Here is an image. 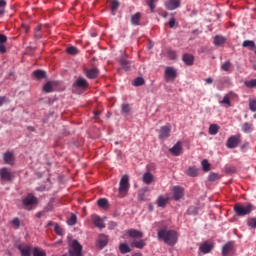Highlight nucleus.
Returning <instances> with one entry per match:
<instances>
[{
    "mask_svg": "<svg viewBox=\"0 0 256 256\" xmlns=\"http://www.w3.org/2000/svg\"><path fill=\"white\" fill-rule=\"evenodd\" d=\"M213 247V243L206 241L200 245L199 251H201L203 255H207L208 253H211V251H213Z\"/></svg>",
    "mask_w": 256,
    "mask_h": 256,
    "instance_id": "9d476101",
    "label": "nucleus"
},
{
    "mask_svg": "<svg viewBox=\"0 0 256 256\" xmlns=\"http://www.w3.org/2000/svg\"><path fill=\"white\" fill-rule=\"evenodd\" d=\"M205 83H207V85H211L213 84V78L209 77L205 79Z\"/></svg>",
    "mask_w": 256,
    "mask_h": 256,
    "instance_id": "e2e57ef3",
    "label": "nucleus"
},
{
    "mask_svg": "<svg viewBox=\"0 0 256 256\" xmlns=\"http://www.w3.org/2000/svg\"><path fill=\"white\" fill-rule=\"evenodd\" d=\"M12 225H14V227H16V229H19V227L21 225V221L19 220V218H14L12 220Z\"/></svg>",
    "mask_w": 256,
    "mask_h": 256,
    "instance_id": "6e6d98bb",
    "label": "nucleus"
},
{
    "mask_svg": "<svg viewBox=\"0 0 256 256\" xmlns=\"http://www.w3.org/2000/svg\"><path fill=\"white\" fill-rule=\"evenodd\" d=\"M117 9H119V1L112 0L111 1V11L115 12Z\"/></svg>",
    "mask_w": 256,
    "mask_h": 256,
    "instance_id": "de8ad7c7",
    "label": "nucleus"
},
{
    "mask_svg": "<svg viewBox=\"0 0 256 256\" xmlns=\"http://www.w3.org/2000/svg\"><path fill=\"white\" fill-rule=\"evenodd\" d=\"M158 0H146L148 7H150L151 13H155V7Z\"/></svg>",
    "mask_w": 256,
    "mask_h": 256,
    "instance_id": "a19ab883",
    "label": "nucleus"
},
{
    "mask_svg": "<svg viewBox=\"0 0 256 256\" xmlns=\"http://www.w3.org/2000/svg\"><path fill=\"white\" fill-rule=\"evenodd\" d=\"M7 43V37L4 34H0V45Z\"/></svg>",
    "mask_w": 256,
    "mask_h": 256,
    "instance_id": "4d7b16f0",
    "label": "nucleus"
},
{
    "mask_svg": "<svg viewBox=\"0 0 256 256\" xmlns=\"http://www.w3.org/2000/svg\"><path fill=\"white\" fill-rule=\"evenodd\" d=\"M171 135L169 126H162L159 131V139H167Z\"/></svg>",
    "mask_w": 256,
    "mask_h": 256,
    "instance_id": "2eb2a0df",
    "label": "nucleus"
},
{
    "mask_svg": "<svg viewBox=\"0 0 256 256\" xmlns=\"http://www.w3.org/2000/svg\"><path fill=\"white\" fill-rule=\"evenodd\" d=\"M3 160L6 165H13L15 163V156L13 155V152H5L3 155Z\"/></svg>",
    "mask_w": 256,
    "mask_h": 256,
    "instance_id": "dca6fc26",
    "label": "nucleus"
},
{
    "mask_svg": "<svg viewBox=\"0 0 256 256\" xmlns=\"http://www.w3.org/2000/svg\"><path fill=\"white\" fill-rule=\"evenodd\" d=\"M173 199L174 201H179V199L183 198L184 192H183V188L179 187V186H174L173 189Z\"/></svg>",
    "mask_w": 256,
    "mask_h": 256,
    "instance_id": "ddd939ff",
    "label": "nucleus"
},
{
    "mask_svg": "<svg viewBox=\"0 0 256 256\" xmlns=\"http://www.w3.org/2000/svg\"><path fill=\"white\" fill-rule=\"evenodd\" d=\"M242 131H243V133H251L253 131V124H251L249 122H245L242 125Z\"/></svg>",
    "mask_w": 256,
    "mask_h": 256,
    "instance_id": "473e14b6",
    "label": "nucleus"
},
{
    "mask_svg": "<svg viewBox=\"0 0 256 256\" xmlns=\"http://www.w3.org/2000/svg\"><path fill=\"white\" fill-rule=\"evenodd\" d=\"M98 207H101V209H109V201L106 198H100L97 201Z\"/></svg>",
    "mask_w": 256,
    "mask_h": 256,
    "instance_id": "393cba45",
    "label": "nucleus"
},
{
    "mask_svg": "<svg viewBox=\"0 0 256 256\" xmlns=\"http://www.w3.org/2000/svg\"><path fill=\"white\" fill-rule=\"evenodd\" d=\"M7 48H5V45L0 44V53H6Z\"/></svg>",
    "mask_w": 256,
    "mask_h": 256,
    "instance_id": "680f3d73",
    "label": "nucleus"
},
{
    "mask_svg": "<svg viewBox=\"0 0 256 256\" xmlns=\"http://www.w3.org/2000/svg\"><path fill=\"white\" fill-rule=\"evenodd\" d=\"M249 109H250V111L255 113V111H256V100L255 99L249 100Z\"/></svg>",
    "mask_w": 256,
    "mask_h": 256,
    "instance_id": "a18cd8bd",
    "label": "nucleus"
},
{
    "mask_svg": "<svg viewBox=\"0 0 256 256\" xmlns=\"http://www.w3.org/2000/svg\"><path fill=\"white\" fill-rule=\"evenodd\" d=\"M101 115V111L97 110L94 112V119H99V116Z\"/></svg>",
    "mask_w": 256,
    "mask_h": 256,
    "instance_id": "0e129e2a",
    "label": "nucleus"
},
{
    "mask_svg": "<svg viewBox=\"0 0 256 256\" xmlns=\"http://www.w3.org/2000/svg\"><path fill=\"white\" fill-rule=\"evenodd\" d=\"M68 55H78L79 49L75 46H70L66 49Z\"/></svg>",
    "mask_w": 256,
    "mask_h": 256,
    "instance_id": "4c0bfd02",
    "label": "nucleus"
},
{
    "mask_svg": "<svg viewBox=\"0 0 256 256\" xmlns=\"http://www.w3.org/2000/svg\"><path fill=\"white\" fill-rule=\"evenodd\" d=\"M169 197H163V196H159L158 199H157V203H158V207H162L164 208L167 203H169Z\"/></svg>",
    "mask_w": 256,
    "mask_h": 256,
    "instance_id": "c756f323",
    "label": "nucleus"
},
{
    "mask_svg": "<svg viewBox=\"0 0 256 256\" xmlns=\"http://www.w3.org/2000/svg\"><path fill=\"white\" fill-rule=\"evenodd\" d=\"M188 213H189V215H195V214H197V208H195V207H190V208L188 209Z\"/></svg>",
    "mask_w": 256,
    "mask_h": 256,
    "instance_id": "13d9d810",
    "label": "nucleus"
},
{
    "mask_svg": "<svg viewBox=\"0 0 256 256\" xmlns=\"http://www.w3.org/2000/svg\"><path fill=\"white\" fill-rule=\"evenodd\" d=\"M129 176L124 175L122 176L120 183H119V195L120 197H125V195H127V193H129Z\"/></svg>",
    "mask_w": 256,
    "mask_h": 256,
    "instance_id": "7ed1b4c3",
    "label": "nucleus"
},
{
    "mask_svg": "<svg viewBox=\"0 0 256 256\" xmlns=\"http://www.w3.org/2000/svg\"><path fill=\"white\" fill-rule=\"evenodd\" d=\"M242 47L251 49V51H253V49H255V41H252V40H245V41L242 43Z\"/></svg>",
    "mask_w": 256,
    "mask_h": 256,
    "instance_id": "72a5a7b5",
    "label": "nucleus"
},
{
    "mask_svg": "<svg viewBox=\"0 0 256 256\" xmlns=\"http://www.w3.org/2000/svg\"><path fill=\"white\" fill-rule=\"evenodd\" d=\"M120 65L124 71H130L131 70V62L126 60L125 58L120 59Z\"/></svg>",
    "mask_w": 256,
    "mask_h": 256,
    "instance_id": "c85d7f7f",
    "label": "nucleus"
},
{
    "mask_svg": "<svg viewBox=\"0 0 256 256\" xmlns=\"http://www.w3.org/2000/svg\"><path fill=\"white\" fill-rule=\"evenodd\" d=\"M146 243L145 240H137L134 239L132 242H130L131 247H135L136 249H143L145 247Z\"/></svg>",
    "mask_w": 256,
    "mask_h": 256,
    "instance_id": "4be33fe9",
    "label": "nucleus"
},
{
    "mask_svg": "<svg viewBox=\"0 0 256 256\" xmlns=\"http://www.w3.org/2000/svg\"><path fill=\"white\" fill-rule=\"evenodd\" d=\"M165 7L168 9V11H175V9H179V7H181V1L168 0L165 2Z\"/></svg>",
    "mask_w": 256,
    "mask_h": 256,
    "instance_id": "1a4fd4ad",
    "label": "nucleus"
},
{
    "mask_svg": "<svg viewBox=\"0 0 256 256\" xmlns=\"http://www.w3.org/2000/svg\"><path fill=\"white\" fill-rule=\"evenodd\" d=\"M126 233L131 239H143V232L137 229H128Z\"/></svg>",
    "mask_w": 256,
    "mask_h": 256,
    "instance_id": "f8f14e48",
    "label": "nucleus"
},
{
    "mask_svg": "<svg viewBox=\"0 0 256 256\" xmlns=\"http://www.w3.org/2000/svg\"><path fill=\"white\" fill-rule=\"evenodd\" d=\"M33 256H47V253L45 251L39 250L38 248H34Z\"/></svg>",
    "mask_w": 256,
    "mask_h": 256,
    "instance_id": "49530a36",
    "label": "nucleus"
},
{
    "mask_svg": "<svg viewBox=\"0 0 256 256\" xmlns=\"http://www.w3.org/2000/svg\"><path fill=\"white\" fill-rule=\"evenodd\" d=\"M139 21H141V13L137 12L136 14L132 15L131 23L137 27V25H139Z\"/></svg>",
    "mask_w": 256,
    "mask_h": 256,
    "instance_id": "2f4dec72",
    "label": "nucleus"
},
{
    "mask_svg": "<svg viewBox=\"0 0 256 256\" xmlns=\"http://www.w3.org/2000/svg\"><path fill=\"white\" fill-rule=\"evenodd\" d=\"M236 171H237V168L233 166L226 168V173H236Z\"/></svg>",
    "mask_w": 256,
    "mask_h": 256,
    "instance_id": "bf43d9fd",
    "label": "nucleus"
},
{
    "mask_svg": "<svg viewBox=\"0 0 256 256\" xmlns=\"http://www.w3.org/2000/svg\"><path fill=\"white\" fill-rule=\"evenodd\" d=\"M239 143H241V134L230 136L227 140L226 146L228 149H235L239 147Z\"/></svg>",
    "mask_w": 256,
    "mask_h": 256,
    "instance_id": "423d86ee",
    "label": "nucleus"
},
{
    "mask_svg": "<svg viewBox=\"0 0 256 256\" xmlns=\"http://www.w3.org/2000/svg\"><path fill=\"white\" fill-rule=\"evenodd\" d=\"M221 68L223 71H229V69L231 68V61H226Z\"/></svg>",
    "mask_w": 256,
    "mask_h": 256,
    "instance_id": "864d4df0",
    "label": "nucleus"
},
{
    "mask_svg": "<svg viewBox=\"0 0 256 256\" xmlns=\"http://www.w3.org/2000/svg\"><path fill=\"white\" fill-rule=\"evenodd\" d=\"M18 251H20L22 256H31L32 248L27 244H19L17 245Z\"/></svg>",
    "mask_w": 256,
    "mask_h": 256,
    "instance_id": "9b49d317",
    "label": "nucleus"
},
{
    "mask_svg": "<svg viewBox=\"0 0 256 256\" xmlns=\"http://www.w3.org/2000/svg\"><path fill=\"white\" fill-rule=\"evenodd\" d=\"M183 150V145L181 142H177L172 148L169 149L170 153L172 155H175L176 157H179L181 155V151Z\"/></svg>",
    "mask_w": 256,
    "mask_h": 256,
    "instance_id": "f3484780",
    "label": "nucleus"
},
{
    "mask_svg": "<svg viewBox=\"0 0 256 256\" xmlns=\"http://www.w3.org/2000/svg\"><path fill=\"white\" fill-rule=\"evenodd\" d=\"M33 76L35 77V79L41 80L45 79V77H47V74L43 70H35L33 72Z\"/></svg>",
    "mask_w": 256,
    "mask_h": 256,
    "instance_id": "7c9ffc66",
    "label": "nucleus"
},
{
    "mask_svg": "<svg viewBox=\"0 0 256 256\" xmlns=\"http://www.w3.org/2000/svg\"><path fill=\"white\" fill-rule=\"evenodd\" d=\"M154 179L153 174H151V172H146L144 173L142 180L146 185H151L152 181Z\"/></svg>",
    "mask_w": 256,
    "mask_h": 256,
    "instance_id": "b1692460",
    "label": "nucleus"
},
{
    "mask_svg": "<svg viewBox=\"0 0 256 256\" xmlns=\"http://www.w3.org/2000/svg\"><path fill=\"white\" fill-rule=\"evenodd\" d=\"M74 87H78V89H87V87H89V82H87V80L85 78L79 77L75 81Z\"/></svg>",
    "mask_w": 256,
    "mask_h": 256,
    "instance_id": "4468645a",
    "label": "nucleus"
},
{
    "mask_svg": "<svg viewBox=\"0 0 256 256\" xmlns=\"http://www.w3.org/2000/svg\"><path fill=\"white\" fill-rule=\"evenodd\" d=\"M37 203L38 199L32 193L27 194V196L22 199V204L25 209H28V211H31L30 207H33V205H37Z\"/></svg>",
    "mask_w": 256,
    "mask_h": 256,
    "instance_id": "39448f33",
    "label": "nucleus"
},
{
    "mask_svg": "<svg viewBox=\"0 0 256 256\" xmlns=\"http://www.w3.org/2000/svg\"><path fill=\"white\" fill-rule=\"evenodd\" d=\"M5 103V97H0V107Z\"/></svg>",
    "mask_w": 256,
    "mask_h": 256,
    "instance_id": "774afa93",
    "label": "nucleus"
},
{
    "mask_svg": "<svg viewBox=\"0 0 256 256\" xmlns=\"http://www.w3.org/2000/svg\"><path fill=\"white\" fill-rule=\"evenodd\" d=\"M186 175H188V177H197V175H199V169L195 167H189L186 170Z\"/></svg>",
    "mask_w": 256,
    "mask_h": 256,
    "instance_id": "cd10ccee",
    "label": "nucleus"
},
{
    "mask_svg": "<svg viewBox=\"0 0 256 256\" xmlns=\"http://www.w3.org/2000/svg\"><path fill=\"white\" fill-rule=\"evenodd\" d=\"M247 225L250 229H256V217H250L247 219Z\"/></svg>",
    "mask_w": 256,
    "mask_h": 256,
    "instance_id": "58836bf2",
    "label": "nucleus"
},
{
    "mask_svg": "<svg viewBox=\"0 0 256 256\" xmlns=\"http://www.w3.org/2000/svg\"><path fill=\"white\" fill-rule=\"evenodd\" d=\"M54 231L57 235H63V228L57 223L54 224Z\"/></svg>",
    "mask_w": 256,
    "mask_h": 256,
    "instance_id": "09e8293b",
    "label": "nucleus"
},
{
    "mask_svg": "<svg viewBox=\"0 0 256 256\" xmlns=\"http://www.w3.org/2000/svg\"><path fill=\"white\" fill-rule=\"evenodd\" d=\"M86 77L88 79H97L99 77V69L91 68L86 71Z\"/></svg>",
    "mask_w": 256,
    "mask_h": 256,
    "instance_id": "aec40b11",
    "label": "nucleus"
},
{
    "mask_svg": "<svg viewBox=\"0 0 256 256\" xmlns=\"http://www.w3.org/2000/svg\"><path fill=\"white\" fill-rule=\"evenodd\" d=\"M176 23H177V20L175 19V17H171L168 22L170 29H173V27H175Z\"/></svg>",
    "mask_w": 256,
    "mask_h": 256,
    "instance_id": "5fc2aeb1",
    "label": "nucleus"
},
{
    "mask_svg": "<svg viewBox=\"0 0 256 256\" xmlns=\"http://www.w3.org/2000/svg\"><path fill=\"white\" fill-rule=\"evenodd\" d=\"M219 179H221V176H219V174L217 173H210L208 176V180L210 181H219Z\"/></svg>",
    "mask_w": 256,
    "mask_h": 256,
    "instance_id": "37998d69",
    "label": "nucleus"
},
{
    "mask_svg": "<svg viewBox=\"0 0 256 256\" xmlns=\"http://www.w3.org/2000/svg\"><path fill=\"white\" fill-rule=\"evenodd\" d=\"M165 81H175L177 79V70L175 68L168 66L165 68L164 72Z\"/></svg>",
    "mask_w": 256,
    "mask_h": 256,
    "instance_id": "0eeeda50",
    "label": "nucleus"
},
{
    "mask_svg": "<svg viewBox=\"0 0 256 256\" xmlns=\"http://www.w3.org/2000/svg\"><path fill=\"white\" fill-rule=\"evenodd\" d=\"M219 133V125L211 124L209 127V134L210 135H217Z\"/></svg>",
    "mask_w": 256,
    "mask_h": 256,
    "instance_id": "c9c22d12",
    "label": "nucleus"
},
{
    "mask_svg": "<svg viewBox=\"0 0 256 256\" xmlns=\"http://www.w3.org/2000/svg\"><path fill=\"white\" fill-rule=\"evenodd\" d=\"M36 217H37L38 219H41V218L43 217V212H38V213L36 214Z\"/></svg>",
    "mask_w": 256,
    "mask_h": 256,
    "instance_id": "338daca9",
    "label": "nucleus"
},
{
    "mask_svg": "<svg viewBox=\"0 0 256 256\" xmlns=\"http://www.w3.org/2000/svg\"><path fill=\"white\" fill-rule=\"evenodd\" d=\"M231 251H233V243L228 242L222 248V255L229 256V253H231Z\"/></svg>",
    "mask_w": 256,
    "mask_h": 256,
    "instance_id": "5701e85b",
    "label": "nucleus"
},
{
    "mask_svg": "<svg viewBox=\"0 0 256 256\" xmlns=\"http://www.w3.org/2000/svg\"><path fill=\"white\" fill-rule=\"evenodd\" d=\"M92 219L95 227H98V229H105V222H103L101 217L94 215Z\"/></svg>",
    "mask_w": 256,
    "mask_h": 256,
    "instance_id": "412c9836",
    "label": "nucleus"
},
{
    "mask_svg": "<svg viewBox=\"0 0 256 256\" xmlns=\"http://www.w3.org/2000/svg\"><path fill=\"white\" fill-rule=\"evenodd\" d=\"M227 41V39H225V37L220 36V35H216L214 37V45H216V47H221V45H224V43Z\"/></svg>",
    "mask_w": 256,
    "mask_h": 256,
    "instance_id": "a878e982",
    "label": "nucleus"
},
{
    "mask_svg": "<svg viewBox=\"0 0 256 256\" xmlns=\"http://www.w3.org/2000/svg\"><path fill=\"white\" fill-rule=\"evenodd\" d=\"M245 85L249 88V89H253V87H256V79H252L250 81H246Z\"/></svg>",
    "mask_w": 256,
    "mask_h": 256,
    "instance_id": "8fccbe9b",
    "label": "nucleus"
},
{
    "mask_svg": "<svg viewBox=\"0 0 256 256\" xmlns=\"http://www.w3.org/2000/svg\"><path fill=\"white\" fill-rule=\"evenodd\" d=\"M132 85L134 87H141V85H145V79L142 77H137L133 80Z\"/></svg>",
    "mask_w": 256,
    "mask_h": 256,
    "instance_id": "f704fd0d",
    "label": "nucleus"
},
{
    "mask_svg": "<svg viewBox=\"0 0 256 256\" xmlns=\"http://www.w3.org/2000/svg\"><path fill=\"white\" fill-rule=\"evenodd\" d=\"M167 56L170 58L172 61L177 59V52L175 50H168L167 51Z\"/></svg>",
    "mask_w": 256,
    "mask_h": 256,
    "instance_id": "79ce46f5",
    "label": "nucleus"
},
{
    "mask_svg": "<svg viewBox=\"0 0 256 256\" xmlns=\"http://www.w3.org/2000/svg\"><path fill=\"white\" fill-rule=\"evenodd\" d=\"M182 61L187 65L188 67H191L195 63V57L192 54L186 53L182 56Z\"/></svg>",
    "mask_w": 256,
    "mask_h": 256,
    "instance_id": "a211bd4d",
    "label": "nucleus"
},
{
    "mask_svg": "<svg viewBox=\"0 0 256 256\" xmlns=\"http://www.w3.org/2000/svg\"><path fill=\"white\" fill-rule=\"evenodd\" d=\"M35 37L36 39H41L42 35L40 34V32H35Z\"/></svg>",
    "mask_w": 256,
    "mask_h": 256,
    "instance_id": "69168bd1",
    "label": "nucleus"
},
{
    "mask_svg": "<svg viewBox=\"0 0 256 256\" xmlns=\"http://www.w3.org/2000/svg\"><path fill=\"white\" fill-rule=\"evenodd\" d=\"M202 167L204 171H209L211 169V165L209 164V161L206 159L202 161Z\"/></svg>",
    "mask_w": 256,
    "mask_h": 256,
    "instance_id": "3c124183",
    "label": "nucleus"
},
{
    "mask_svg": "<svg viewBox=\"0 0 256 256\" xmlns=\"http://www.w3.org/2000/svg\"><path fill=\"white\" fill-rule=\"evenodd\" d=\"M220 105H225L226 107H231V100L229 99V95H225L223 99L220 101Z\"/></svg>",
    "mask_w": 256,
    "mask_h": 256,
    "instance_id": "ea45409f",
    "label": "nucleus"
},
{
    "mask_svg": "<svg viewBox=\"0 0 256 256\" xmlns=\"http://www.w3.org/2000/svg\"><path fill=\"white\" fill-rule=\"evenodd\" d=\"M119 251L122 253V255H125L126 253H131V248L129 247V244L121 243L119 245Z\"/></svg>",
    "mask_w": 256,
    "mask_h": 256,
    "instance_id": "bb28decb",
    "label": "nucleus"
},
{
    "mask_svg": "<svg viewBox=\"0 0 256 256\" xmlns=\"http://www.w3.org/2000/svg\"><path fill=\"white\" fill-rule=\"evenodd\" d=\"M255 209L253 204L248 205H242L240 203H237L234 205V211L238 217H245V215H249Z\"/></svg>",
    "mask_w": 256,
    "mask_h": 256,
    "instance_id": "f03ea898",
    "label": "nucleus"
},
{
    "mask_svg": "<svg viewBox=\"0 0 256 256\" xmlns=\"http://www.w3.org/2000/svg\"><path fill=\"white\" fill-rule=\"evenodd\" d=\"M0 177L2 181H13V173L7 167L0 169Z\"/></svg>",
    "mask_w": 256,
    "mask_h": 256,
    "instance_id": "6e6552de",
    "label": "nucleus"
},
{
    "mask_svg": "<svg viewBox=\"0 0 256 256\" xmlns=\"http://www.w3.org/2000/svg\"><path fill=\"white\" fill-rule=\"evenodd\" d=\"M5 7H7V1L0 0V9H5Z\"/></svg>",
    "mask_w": 256,
    "mask_h": 256,
    "instance_id": "052dcab7",
    "label": "nucleus"
},
{
    "mask_svg": "<svg viewBox=\"0 0 256 256\" xmlns=\"http://www.w3.org/2000/svg\"><path fill=\"white\" fill-rule=\"evenodd\" d=\"M71 247L72 249L69 250V254H64V256H83V246L79 241L73 240Z\"/></svg>",
    "mask_w": 256,
    "mask_h": 256,
    "instance_id": "20e7f679",
    "label": "nucleus"
},
{
    "mask_svg": "<svg viewBox=\"0 0 256 256\" xmlns=\"http://www.w3.org/2000/svg\"><path fill=\"white\" fill-rule=\"evenodd\" d=\"M43 91H44V93H53V83L52 82H47L43 86Z\"/></svg>",
    "mask_w": 256,
    "mask_h": 256,
    "instance_id": "e433bc0d",
    "label": "nucleus"
},
{
    "mask_svg": "<svg viewBox=\"0 0 256 256\" xmlns=\"http://www.w3.org/2000/svg\"><path fill=\"white\" fill-rule=\"evenodd\" d=\"M121 111H122V113L127 114V113H129V111H131V106H129V104H123Z\"/></svg>",
    "mask_w": 256,
    "mask_h": 256,
    "instance_id": "603ef678",
    "label": "nucleus"
},
{
    "mask_svg": "<svg viewBox=\"0 0 256 256\" xmlns=\"http://www.w3.org/2000/svg\"><path fill=\"white\" fill-rule=\"evenodd\" d=\"M107 243H109V239L106 235L100 234L97 240V245L100 249H103V247H107Z\"/></svg>",
    "mask_w": 256,
    "mask_h": 256,
    "instance_id": "6ab92c4d",
    "label": "nucleus"
},
{
    "mask_svg": "<svg viewBox=\"0 0 256 256\" xmlns=\"http://www.w3.org/2000/svg\"><path fill=\"white\" fill-rule=\"evenodd\" d=\"M67 223L71 226L77 224V216L75 214H72L71 217L67 220Z\"/></svg>",
    "mask_w": 256,
    "mask_h": 256,
    "instance_id": "c03bdc74",
    "label": "nucleus"
},
{
    "mask_svg": "<svg viewBox=\"0 0 256 256\" xmlns=\"http://www.w3.org/2000/svg\"><path fill=\"white\" fill-rule=\"evenodd\" d=\"M158 239L164 241L166 245L173 247L177 243V231L167 230V228H161L158 230Z\"/></svg>",
    "mask_w": 256,
    "mask_h": 256,
    "instance_id": "f257e3e1",
    "label": "nucleus"
}]
</instances>
